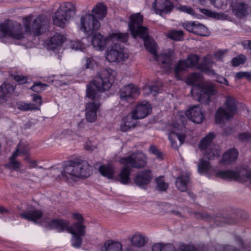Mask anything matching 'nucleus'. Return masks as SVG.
<instances>
[{
	"mask_svg": "<svg viewBox=\"0 0 251 251\" xmlns=\"http://www.w3.org/2000/svg\"><path fill=\"white\" fill-rule=\"evenodd\" d=\"M115 73L111 69H104L93 80V84L87 86V96L92 101L85 105V117L87 121L94 122L97 120V112L100 105V100L102 92L108 90L114 82Z\"/></svg>",
	"mask_w": 251,
	"mask_h": 251,
	"instance_id": "nucleus-1",
	"label": "nucleus"
},
{
	"mask_svg": "<svg viewBox=\"0 0 251 251\" xmlns=\"http://www.w3.org/2000/svg\"><path fill=\"white\" fill-rule=\"evenodd\" d=\"M142 24L143 16L139 13L132 14L130 16L128 27L132 35L134 38L138 36L142 38L144 41L146 49L154 55V59L160 64L161 67L165 72H170L171 69L173 50H169L164 53L157 55L156 43L149 38L148 29L142 26Z\"/></svg>",
	"mask_w": 251,
	"mask_h": 251,
	"instance_id": "nucleus-2",
	"label": "nucleus"
},
{
	"mask_svg": "<svg viewBox=\"0 0 251 251\" xmlns=\"http://www.w3.org/2000/svg\"><path fill=\"white\" fill-rule=\"evenodd\" d=\"M202 76L201 74L194 73L188 76V82L193 85L191 93L193 98L201 103L208 104L211 97L216 95L217 91L214 86L211 83H205L201 85L195 84L201 80Z\"/></svg>",
	"mask_w": 251,
	"mask_h": 251,
	"instance_id": "nucleus-3",
	"label": "nucleus"
},
{
	"mask_svg": "<svg viewBox=\"0 0 251 251\" xmlns=\"http://www.w3.org/2000/svg\"><path fill=\"white\" fill-rule=\"evenodd\" d=\"M92 168L86 161H70L67 163L61 172L62 178L70 181L89 176Z\"/></svg>",
	"mask_w": 251,
	"mask_h": 251,
	"instance_id": "nucleus-4",
	"label": "nucleus"
},
{
	"mask_svg": "<svg viewBox=\"0 0 251 251\" xmlns=\"http://www.w3.org/2000/svg\"><path fill=\"white\" fill-rule=\"evenodd\" d=\"M236 100L231 96H227L223 107H220L215 114V121L221 124L225 120H228L237 112Z\"/></svg>",
	"mask_w": 251,
	"mask_h": 251,
	"instance_id": "nucleus-5",
	"label": "nucleus"
},
{
	"mask_svg": "<svg viewBox=\"0 0 251 251\" xmlns=\"http://www.w3.org/2000/svg\"><path fill=\"white\" fill-rule=\"evenodd\" d=\"M75 6L72 3H62L52 17L53 24L64 27L75 14Z\"/></svg>",
	"mask_w": 251,
	"mask_h": 251,
	"instance_id": "nucleus-6",
	"label": "nucleus"
},
{
	"mask_svg": "<svg viewBox=\"0 0 251 251\" xmlns=\"http://www.w3.org/2000/svg\"><path fill=\"white\" fill-rule=\"evenodd\" d=\"M128 37L127 33L117 32L113 33L109 36V40L126 42L127 41ZM108 40L109 39L104 37L100 34L97 33L93 36L91 43L96 50H102L105 48Z\"/></svg>",
	"mask_w": 251,
	"mask_h": 251,
	"instance_id": "nucleus-7",
	"label": "nucleus"
},
{
	"mask_svg": "<svg viewBox=\"0 0 251 251\" xmlns=\"http://www.w3.org/2000/svg\"><path fill=\"white\" fill-rule=\"evenodd\" d=\"M214 137V134L210 133L203 138L199 144L200 149L203 151L204 157L209 160L217 158L220 154V151L218 147L213 146L212 144Z\"/></svg>",
	"mask_w": 251,
	"mask_h": 251,
	"instance_id": "nucleus-8",
	"label": "nucleus"
},
{
	"mask_svg": "<svg viewBox=\"0 0 251 251\" xmlns=\"http://www.w3.org/2000/svg\"><path fill=\"white\" fill-rule=\"evenodd\" d=\"M100 26V22L93 15L86 14L80 18L79 29L88 36L92 35Z\"/></svg>",
	"mask_w": 251,
	"mask_h": 251,
	"instance_id": "nucleus-9",
	"label": "nucleus"
},
{
	"mask_svg": "<svg viewBox=\"0 0 251 251\" xmlns=\"http://www.w3.org/2000/svg\"><path fill=\"white\" fill-rule=\"evenodd\" d=\"M120 162L124 166H128L130 169L142 168L147 164V157L142 152H136L126 157L121 158Z\"/></svg>",
	"mask_w": 251,
	"mask_h": 251,
	"instance_id": "nucleus-10",
	"label": "nucleus"
},
{
	"mask_svg": "<svg viewBox=\"0 0 251 251\" xmlns=\"http://www.w3.org/2000/svg\"><path fill=\"white\" fill-rule=\"evenodd\" d=\"M106 59L110 62L124 61L128 57L126 50L120 44H115L108 48L105 52Z\"/></svg>",
	"mask_w": 251,
	"mask_h": 251,
	"instance_id": "nucleus-11",
	"label": "nucleus"
},
{
	"mask_svg": "<svg viewBox=\"0 0 251 251\" xmlns=\"http://www.w3.org/2000/svg\"><path fill=\"white\" fill-rule=\"evenodd\" d=\"M0 32L4 37H9L14 39L20 40L24 37L22 26L21 24H0Z\"/></svg>",
	"mask_w": 251,
	"mask_h": 251,
	"instance_id": "nucleus-12",
	"label": "nucleus"
},
{
	"mask_svg": "<svg viewBox=\"0 0 251 251\" xmlns=\"http://www.w3.org/2000/svg\"><path fill=\"white\" fill-rule=\"evenodd\" d=\"M152 7L156 14L165 17L166 15L171 13L174 6L170 0H155L152 4Z\"/></svg>",
	"mask_w": 251,
	"mask_h": 251,
	"instance_id": "nucleus-13",
	"label": "nucleus"
},
{
	"mask_svg": "<svg viewBox=\"0 0 251 251\" xmlns=\"http://www.w3.org/2000/svg\"><path fill=\"white\" fill-rule=\"evenodd\" d=\"M73 217L77 220V222L73 223L67 228V231L71 234H77L80 236H84L86 233V227L83 225L84 219L82 215L79 213H75L73 215Z\"/></svg>",
	"mask_w": 251,
	"mask_h": 251,
	"instance_id": "nucleus-14",
	"label": "nucleus"
},
{
	"mask_svg": "<svg viewBox=\"0 0 251 251\" xmlns=\"http://www.w3.org/2000/svg\"><path fill=\"white\" fill-rule=\"evenodd\" d=\"M139 94L138 88L133 84L125 85L120 92L121 100L123 101L131 102Z\"/></svg>",
	"mask_w": 251,
	"mask_h": 251,
	"instance_id": "nucleus-15",
	"label": "nucleus"
},
{
	"mask_svg": "<svg viewBox=\"0 0 251 251\" xmlns=\"http://www.w3.org/2000/svg\"><path fill=\"white\" fill-rule=\"evenodd\" d=\"M185 115L191 121L196 124L201 123L204 119L203 113L201 108L196 105L189 108L186 111Z\"/></svg>",
	"mask_w": 251,
	"mask_h": 251,
	"instance_id": "nucleus-16",
	"label": "nucleus"
},
{
	"mask_svg": "<svg viewBox=\"0 0 251 251\" xmlns=\"http://www.w3.org/2000/svg\"><path fill=\"white\" fill-rule=\"evenodd\" d=\"M178 127L179 126L177 125L176 126H175L174 129L170 132L168 136L171 146L175 149H177L178 147L176 140L179 141V146H180L184 142L185 138L184 134H180L178 132Z\"/></svg>",
	"mask_w": 251,
	"mask_h": 251,
	"instance_id": "nucleus-17",
	"label": "nucleus"
},
{
	"mask_svg": "<svg viewBox=\"0 0 251 251\" xmlns=\"http://www.w3.org/2000/svg\"><path fill=\"white\" fill-rule=\"evenodd\" d=\"M151 172L149 170L139 172L134 178L136 184L139 186L149 184L152 179Z\"/></svg>",
	"mask_w": 251,
	"mask_h": 251,
	"instance_id": "nucleus-18",
	"label": "nucleus"
},
{
	"mask_svg": "<svg viewBox=\"0 0 251 251\" xmlns=\"http://www.w3.org/2000/svg\"><path fill=\"white\" fill-rule=\"evenodd\" d=\"M48 27V22L42 19V17L40 16L35 18L32 25L31 31L36 35H39L43 32L44 28Z\"/></svg>",
	"mask_w": 251,
	"mask_h": 251,
	"instance_id": "nucleus-19",
	"label": "nucleus"
},
{
	"mask_svg": "<svg viewBox=\"0 0 251 251\" xmlns=\"http://www.w3.org/2000/svg\"><path fill=\"white\" fill-rule=\"evenodd\" d=\"M151 110V107L150 104L146 102L138 104L132 113L135 118L139 119L146 117Z\"/></svg>",
	"mask_w": 251,
	"mask_h": 251,
	"instance_id": "nucleus-20",
	"label": "nucleus"
},
{
	"mask_svg": "<svg viewBox=\"0 0 251 251\" xmlns=\"http://www.w3.org/2000/svg\"><path fill=\"white\" fill-rule=\"evenodd\" d=\"M138 119L135 118L134 115L132 112L128 114L126 117L123 118L121 124V129L122 131L126 132L132 128H134L137 123L136 120Z\"/></svg>",
	"mask_w": 251,
	"mask_h": 251,
	"instance_id": "nucleus-21",
	"label": "nucleus"
},
{
	"mask_svg": "<svg viewBox=\"0 0 251 251\" xmlns=\"http://www.w3.org/2000/svg\"><path fill=\"white\" fill-rule=\"evenodd\" d=\"M190 174L188 173H182L176 178V185L177 188L181 192H185L187 190L190 182Z\"/></svg>",
	"mask_w": 251,
	"mask_h": 251,
	"instance_id": "nucleus-22",
	"label": "nucleus"
},
{
	"mask_svg": "<svg viewBox=\"0 0 251 251\" xmlns=\"http://www.w3.org/2000/svg\"><path fill=\"white\" fill-rule=\"evenodd\" d=\"M201 217L204 220L207 221H213L218 226H222L225 223L231 224L230 222H228V220L227 218L222 216L221 214H219L214 217L210 215L208 213H203L200 214Z\"/></svg>",
	"mask_w": 251,
	"mask_h": 251,
	"instance_id": "nucleus-23",
	"label": "nucleus"
},
{
	"mask_svg": "<svg viewBox=\"0 0 251 251\" xmlns=\"http://www.w3.org/2000/svg\"><path fill=\"white\" fill-rule=\"evenodd\" d=\"M107 7L102 2L98 3L92 10V14L96 19L102 20L107 15Z\"/></svg>",
	"mask_w": 251,
	"mask_h": 251,
	"instance_id": "nucleus-24",
	"label": "nucleus"
},
{
	"mask_svg": "<svg viewBox=\"0 0 251 251\" xmlns=\"http://www.w3.org/2000/svg\"><path fill=\"white\" fill-rule=\"evenodd\" d=\"M42 212L37 209H31L20 214V216L25 219L36 222L42 217Z\"/></svg>",
	"mask_w": 251,
	"mask_h": 251,
	"instance_id": "nucleus-25",
	"label": "nucleus"
},
{
	"mask_svg": "<svg viewBox=\"0 0 251 251\" xmlns=\"http://www.w3.org/2000/svg\"><path fill=\"white\" fill-rule=\"evenodd\" d=\"M238 154V151L234 148L229 149L223 154L220 163L223 164H229L237 159Z\"/></svg>",
	"mask_w": 251,
	"mask_h": 251,
	"instance_id": "nucleus-26",
	"label": "nucleus"
},
{
	"mask_svg": "<svg viewBox=\"0 0 251 251\" xmlns=\"http://www.w3.org/2000/svg\"><path fill=\"white\" fill-rule=\"evenodd\" d=\"M69 222L68 221L55 219L51 220L49 224V226L51 228L57 229L58 231L66 230L69 227Z\"/></svg>",
	"mask_w": 251,
	"mask_h": 251,
	"instance_id": "nucleus-27",
	"label": "nucleus"
},
{
	"mask_svg": "<svg viewBox=\"0 0 251 251\" xmlns=\"http://www.w3.org/2000/svg\"><path fill=\"white\" fill-rule=\"evenodd\" d=\"M131 169L128 166H124L119 175L117 178V180L120 181L123 184H127L129 183L130 181V175Z\"/></svg>",
	"mask_w": 251,
	"mask_h": 251,
	"instance_id": "nucleus-28",
	"label": "nucleus"
},
{
	"mask_svg": "<svg viewBox=\"0 0 251 251\" xmlns=\"http://www.w3.org/2000/svg\"><path fill=\"white\" fill-rule=\"evenodd\" d=\"M248 6L243 2L237 3L233 8L235 15L239 18H243L248 14Z\"/></svg>",
	"mask_w": 251,
	"mask_h": 251,
	"instance_id": "nucleus-29",
	"label": "nucleus"
},
{
	"mask_svg": "<svg viewBox=\"0 0 251 251\" xmlns=\"http://www.w3.org/2000/svg\"><path fill=\"white\" fill-rule=\"evenodd\" d=\"M101 251H122V245L118 242L108 241L101 249Z\"/></svg>",
	"mask_w": 251,
	"mask_h": 251,
	"instance_id": "nucleus-30",
	"label": "nucleus"
},
{
	"mask_svg": "<svg viewBox=\"0 0 251 251\" xmlns=\"http://www.w3.org/2000/svg\"><path fill=\"white\" fill-rule=\"evenodd\" d=\"M217 177L223 179H234L239 178V175L234 171L227 170L217 172L215 173Z\"/></svg>",
	"mask_w": 251,
	"mask_h": 251,
	"instance_id": "nucleus-31",
	"label": "nucleus"
},
{
	"mask_svg": "<svg viewBox=\"0 0 251 251\" xmlns=\"http://www.w3.org/2000/svg\"><path fill=\"white\" fill-rule=\"evenodd\" d=\"M65 40V37L61 34H56L51 37L49 45L50 48L54 50L60 46Z\"/></svg>",
	"mask_w": 251,
	"mask_h": 251,
	"instance_id": "nucleus-32",
	"label": "nucleus"
},
{
	"mask_svg": "<svg viewBox=\"0 0 251 251\" xmlns=\"http://www.w3.org/2000/svg\"><path fill=\"white\" fill-rule=\"evenodd\" d=\"M152 251H176V249L171 244L156 243L152 246Z\"/></svg>",
	"mask_w": 251,
	"mask_h": 251,
	"instance_id": "nucleus-33",
	"label": "nucleus"
},
{
	"mask_svg": "<svg viewBox=\"0 0 251 251\" xmlns=\"http://www.w3.org/2000/svg\"><path fill=\"white\" fill-rule=\"evenodd\" d=\"M161 87L162 83L157 82L156 85L145 86L143 90L146 95L152 94L153 96H156Z\"/></svg>",
	"mask_w": 251,
	"mask_h": 251,
	"instance_id": "nucleus-34",
	"label": "nucleus"
},
{
	"mask_svg": "<svg viewBox=\"0 0 251 251\" xmlns=\"http://www.w3.org/2000/svg\"><path fill=\"white\" fill-rule=\"evenodd\" d=\"M99 171L101 175L108 179L113 177L114 171L113 168L111 165L101 166L99 168Z\"/></svg>",
	"mask_w": 251,
	"mask_h": 251,
	"instance_id": "nucleus-35",
	"label": "nucleus"
},
{
	"mask_svg": "<svg viewBox=\"0 0 251 251\" xmlns=\"http://www.w3.org/2000/svg\"><path fill=\"white\" fill-rule=\"evenodd\" d=\"M214 64V61L211 55H207L203 58L202 62L199 65V68L203 71L208 70Z\"/></svg>",
	"mask_w": 251,
	"mask_h": 251,
	"instance_id": "nucleus-36",
	"label": "nucleus"
},
{
	"mask_svg": "<svg viewBox=\"0 0 251 251\" xmlns=\"http://www.w3.org/2000/svg\"><path fill=\"white\" fill-rule=\"evenodd\" d=\"M211 169L209 162L208 161L201 159L198 164V171L201 174L207 173Z\"/></svg>",
	"mask_w": 251,
	"mask_h": 251,
	"instance_id": "nucleus-37",
	"label": "nucleus"
},
{
	"mask_svg": "<svg viewBox=\"0 0 251 251\" xmlns=\"http://www.w3.org/2000/svg\"><path fill=\"white\" fill-rule=\"evenodd\" d=\"M131 242L133 245L141 247L145 244L147 241L145 236L140 234H136L131 238Z\"/></svg>",
	"mask_w": 251,
	"mask_h": 251,
	"instance_id": "nucleus-38",
	"label": "nucleus"
},
{
	"mask_svg": "<svg viewBox=\"0 0 251 251\" xmlns=\"http://www.w3.org/2000/svg\"><path fill=\"white\" fill-rule=\"evenodd\" d=\"M189 68L187 65L184 60H180L177 63L175 67L174 72L175 77L177 79H180L179 74L181 72L185 71L186 69Z\"/></svg>",
	"mask_w": 251,
	"mask_h": 251,
	"instance_id": "nucleus-39",
	"label": "nucleus"
},
{
	"mask_svg": "<svg viewBox=\"0 0 251 251\" xmlns=\"http://www.w3.org/2000/svg\"><path fill=\"white\" fill-rule=\"evenodd\" d=\"M20 151V149H17L16 151L13 152L11 156L10 157V161L9 163V166L14 169H18L21 167V163L16 160L15 158L18 156V152Z\"/></svg>",
	"mask_w": 251,
	"mask_h": 251,
	"instance_id": "nucleus-40",
	"label": "nucleus"
},
{
	"mask_svg": "<svg viewBox=\"0 0 251 251\" xmlns=\"http://www.w3.org/2000/svg\"><path fill=\"white\" fill-rule=\"evenodd\" d=\"M193 33L201 36H206L207 34V28L202 24L196 22Z\"/></svg>",
	"mask_w": 251,
	"mask_h": 251,
	"instance_id": "nucleus-41",
	"label": "nucleus"
},
{
	"mask_svg": "<svg viewBox=\"0 0 251 251\" xmlns=\"http://www.w3.org/2000/svg\"><path fill=\"white\" fill-rule=\"evenodd\" d=\"M183 32L182 30H172L168 34V38L176 41H180L183 38Z\"/></svg>",
	"mask_w": 251,
	"mask_h": 251,
	"instance_id": "nucleus-42",
	"label": "nucleus"
},
{
	"mask_svg": "<svg viewBox=\"0 0 251 251\" xmlns=\"http://www.w3.org/2000/svg\"><path fill=\"white\" fill-rule=\"evenodd\" d=\"M199 57L197 55L191 54L186 60H184L189 68L196 66L199 61Z\"/></svg>",
	"mask_w": 251,
	"mask_h": 251,
	"instance_id": "nucleus-43",
	"label": "nucleus"
},
{
	"mask_svg": "<svg viewBox=\"0 0 251 251\" xmlns=\"http://www.w3.org/2000/svg\"><path fill=\"white\" fill-rule=\"evenodd\" d=\"M1 92L8 98L14 91L15 88L10 83H4L0 86Z\"/></svg>",
	"mask_w": 251,
	"mask_h": 251,
	"instance_id": "nucleus-44",
	"label": "nucleus"
},
{
	"mask_svg": "<svg viewBox=\"0 0 251 251\" xmlns=\"http://www.w3.org/2000/svg\"><path fill=\"white\" fill-rule=\"evenodd\" d=\"M17 108L23 111H27L33 109H37L38 107L31 103H26L24 102H20L17 103Z\"/></svg>",
	"mask_w": 251,
	"mask_h": 251,
	"instance_id": "nucleus-45",
	"label": "nucleus"
},
{
	"mask_svg": "<svg viewBox=\"0 0 251 251\" xmlns=\"http://www.w3.org/2000/svg\"><path fill=\"white\" fill-rule=\"evenodd\" d=\"M72 238L71 239L72 245L76 248H78L81 247L82 239V236L77 234H72Z\"/></svg>",
	"mask_w": 251,
	"mask_h": 251,
	"instance_id": "nucleus-46",
	"label": "nucleus"
},
{
	"mask_svg": "<svg viewBox=\"0 0 251 251\" xmlns=\"http://www.w3.org/2000/svg\"><path fill=\"white\" fill-rule=\"evenodd\" d=\"M246 61V57L243 54H240L234 58L231 61L232 65L234 66H238L244 64Z\"/></svg>",
	"mask_w": 251,
	"mask_h": 251,
	"instance_id": "nucleus-47",
	"label": "nucleus"
},
{
	"mask_svg": "<svg viewBox=\"0 0 251 251\" xmlns=\"http://www.w3.org/2000/svg\"><path fill=\"white\" fill-rule=\"evenodd\" d=\"M210 1L215 7L221 8L226 6L229 0H210Z\"/></svg>",
	"mask_w": 251,
	"mask_h": 251,
	"instance_id": "nucleus-48",
	"label": "nucleus"
},
{
	"mask_svg": "<svg viewBox=\"0 0 251 251\" xmlns=\"http://www.w3.org/2000/svg\"><path fill=\"white\" fill-rule=\"evenodd\" d=\"M47 86L48 85L46 84L37 82L33 85L31 89L35 92L40 93L44 91Z\"/></svg>",
	"mask_w": 251,
	"mask_h": 251,
	"instance_id": "nucleus-49",
	"label": "nucleus"
},
{
	"mask_svg": "<svg viewBox=\"0 0 251 251\" xmlns=\"http://www.w3.org/2000/svg\"><path fill=\"white\" fill-rule=\"evenodd\" d=\"M217 251H239L238 249L229 245H218L216 247Z\"/></svg>",
	"mask_w": 251,
	"mask_h": 251,
	"instance_id": "nucleus-50",
	"label": "nucleus"
},
{
	"mask_svg": "<svg viewBox=\"0 0 251 251\" xmlns=\"http://www.w3.org/2000/svg\"><path fill=\"white\" fill-rule=\"evenodd\" d=\"M156 183L158 189L162 191L167 190L168 186V184L164 181L163 177H161L157 178Z\"/></svg>",
	"mask_w": 251,
	"mask_h": 251,
	"instance_id": "nucleus-51",
	"label": "nucleus"
},
{
	"mask_svg": "<svg viewBox=\"0 0 251 251\" xmlns=\"http://www.w3.org/2000/svg\"><path fill=\"white\" fill-rule=\"evenodd\" d=\"M177 9L180 11L186 13L191 15L194 16L195 14V11L190 6L180 5L179 6L177 7Z\"/></svg>",
	"mask_w": 251,
	"mask_h": 251,
	"instance_id": "nucleus-52",
	"label": "nucleus"
},
{
	"mask_svg": "<svg viewBox=\"0 0 251 251\" xmlns=\"http://www.w3.org/2000/svg\"><path fill=\"white\" fill-rule=\"evenodd\" d=\"M236 77L238 79L246 78L249 80H251V73L247 72H240L236 74Z\"/></svg>",
	"mask_w": 251,
	"mask_h": 251,
	"instance_id": "nucleus-53",
	"label": "nucleus"
},
{
	"mask_svg": "<svg viewBox=\"0 0 251 251\" xmlns=\"http://www.w3.org/2000/svg\"><path fill=\"white\" fill-rule=\"evenodd\" d=\"M196 22H186L183 24V27L187 31L190 32H193L194 29Z\"/></svg>",
	"mask_w": 251,
	"mask_h": 251,
	"instance_id": "nucleus-54",
	"label": "nucleus"
},
{
	"mask_svg": "<svg viewBox=\"0 0 251 251\" xmlns=\"http://www.w3.org/2000/svg\"><path fill=\"white\" fill-rule=\"evenodd\" d=\"M70 47L74 50H82L84 48L83 45L82 43L78 41H75L71 42L70 44Z\"/></svg>",
	"mask_w": 251,
	"mask_h": 251,
	"instance_id": "nucleus-55",
	"label": "nucleus"
},
{
	"mask_svg": "<svg viewBox=\"0 0 251 251\" xmlns=\"http://www.w3.org/2000/svg\"><path fill=\"white\" fill-rule=\"evenodd\" d=\"M31 21V17L28 16L24 19V25L25 27V32H30V27L29 26L30 22Z\"/></svg>",
	"mask_w": 251,
	"mask_h": 251,
	"instance_id": "nucleus-56",
	"label": "nucleus"
},
{
	"mask_svg": "<svg viewBox=\"0 0 251 251\" xmlns=\"http://www.w3.org/2000/svg\"><path fill=\"white\" fill-rule=\"evenodd\" d=\"M149 151L151 153L155 155L157 158L161 157V153L157 150L155 146H151L149 149Z\"/></svg>",
	"mask_w": 251,
	"mask_h": 251,
	"instance_id": "nucleus-57",
	"label": "nucleus"
},
{
	"mask_svg": "<svg viewBox=\"0 0 251 251\" xmlns=\"http://www.w3.org/2000/svg\"><path fill=\"white\" fill-rule=\"evenodd\" d=\"M239 139L243 141L251 140V134L249 132H244L239 135Z\"/></svg>",
	"mask_w": 251,
	"mask_h": 251,
	"instance_id": "nucleus-58",
	"label": "nucleus"
},
{
	"mask_svg": "<svg viewBox=\"0 0 251 251\" xmlns=\"http://www.w3.org/2000/svg\"><path fill=\"white\" fill-rule=\"evenodd\" d=\"M15 81H17L19 84H24L26 82L27 78L25 76L17 75L14 76Z\"/></svg>",
	"mask_w": 251,
	"mask_h": 251,
	"instance_id": "nucleus-59",
	"label": "nucleus"
},
{
	"mask_svg": "<svg viewBox=\"0 0 251 251\" xmlns=\"http://www.w3.org/2000/svg\"><path fill=\"white\" fill-rule=\"evenodd\" d=\"M226 50H219L215 52L214 57L218 60H222L224 55L226 53Z\"/></svg>",
	"mask_w": 251,
	"mask_h": 251,
	"instance_id": "nucleus-60",
	"label": "nucleus"
},
{
	"mask_svg": "<svg viewBox=\"0 0 251 251\" xmlns=\"http://www.w3.org/2000/svg\"><path fill=\"white\" fill-rule=\"evenodd\" d=\"M177 251H196L195 249L188 246L181 245L179 246Z\"/></svg>",
	"mask_w": 251,
	"mask_h": 251,
	"instance_id": "nucleus-61",
	"label": "nucleus"
},
{
	"mask_svg": "<svg viewBox=\"0 0 251 251\" xmlns=\"http://www.w3.org/2000/svg\"><path fill=\"white\" fill-rule=\"evenodd\" d=\"M20 149V151L18 152V155H25L27 153L28 149L27 148H24V147L22 145H19L17 149Z\"/></svg>",
	"mask_w": 251,
	"mask_h": 251,
	"instance_id": "nucleus-62",
	"label": "nucleus"
},
{
	"mask_svg": "<svg viewBox=\"0 0 251 251\" xmlns=\"http://www.w3.org/2000/svg\"><path fill=\"white\" fill-rule=\"evenodd\" d=\"M33 100L40 106L42 104V98L40 96L34 95L33 96Z\"/></svg>",
	"mask_w": 251,
	"mask_h": 251,
	"instance_id": "nucleus-63",
	"label": "nucleus"
},
{
	"mask_svg": "<svg viewBox=\"0 0 251 251\" xmlns=\"http://www.w3.org/2000/svg\"><path fill=\"white\" fill-rule=\"evenodd\" d=\"M84 66L86 69L90 68L92 67V62L91 58H85Z\"/></svg>",
	"mask_w": 251,
	"mask_h": 251,
	"instance_id": "nucleus-64",
	"label": "nucleus"
}]
</instances>
